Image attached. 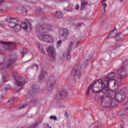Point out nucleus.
Here are the masks:
<instances>
[{
	"label": "nucleus",
	"mask_w": 128,
	"mask_h": 128,
	"mask_svg": "<svg viewBox=\"0 0 128 128\" xmlns=\"http://www.w3.org/2000/svg\"><path fill=\"white\" fill-rule=\"evenodd\" d=\"M128 66V60H126L123 63V66L122 68H125L126 70V67Z\"/></svg>",
	"instance_id": "72a5a7b5"
},
{
	"label": "nucleus",
	"mask_w": 128,
	"mask_h": 128,
	"mask_svg": "<svg viewBox=\"0 0 128 128\" xmlns=\"http://www.w3.org/2000/svg\"><path fill=\"white\" fill-rule=\"evenodd\" d=\"M54 16L56 18H62V16H64V14L60 12H56L54 14Z\"/></svg>",
	"instance_id": "5701e85b"
},
{
	"label": "nucleus",
	"mask_w": 128,
	"mask_h": 128,
	"mask_svg": "<svg viewBox=\"0 0 128 128\" xmlns=\"http://www.w3.org/2000/svg\"><path fill=\"white\" fill-rule=\"evenodd\" d=\"M106 0H102V4L103 2H106Z\"/></svg>",
	"instance_id": "3c124183"
},
{
	"label": "nucleus",
	"mask_w": 128,
	"mask_h": 128,
	"mask_svg": "<svg viewBox=\"0 0 128 128\" xmlns=\"http://www.w3.org/2000/svg\"><path fill=\"white\" fill-rule=\"evenodd\" d=\"M124 108L128 110V102H126L124 105H123Z\"/></svg>",
	"instance_id": "e433bc0d"
},
{
	"label": "nucleus",
	"mask_w": 128,
	"mask_h": 128,
	"mask_svg": "<svg viewBox=\"0 0 128 128\" xmlns=\"http://www.w3.org/2000/svg\"><path fill=\"white\" fill-rule=\"evenodd\" d=\"M113 86H112V90L109 88L110 90L107 92L108 94L106 96H128V93H124L122 90H120L118 92H116V90H118V83L114 82Z\"/></svg>",
	"instance_id": "f03ea898"
},
{
	"label": "nucleus",
	"mask_w": 128,
	"mask_h": 128,
	"mask_svg": "<svg viewBox=\"0 0 128 128\" xmlns=\"http://www.w3.org/2000/svg\"><path fill=\"white\" fill-rule=\"evenodd\" d=\"M102 97H100V96H95L94 98V100H96V102H100H100H102Z\"/></svg>",
	"instance_id": "2f4dec72"
},
{
	"label": "nucleus",
	"mask_w": 128,
	"mask_h": 128,
	"mask_svg": "<svg viewBox=\"0 0 128 128\" xmlns=\"http://www.w3.org/2000/svg\"><path fill=\"white\" fill-rule=\"evenodd\" d=\"M38 123H36L34 124H31L30 127H26V126H24L23 127H21L20 128H34V126H38Z\"/></svg>",
	"instance_id": "473e14b6"
},
{
	"label": "nucleus",
	"mask_w": 128,
	"mask_h": 128,
	"mask_svg": "<svg viewBox=\"0 0 128 128\" xmlns=\"http://www.w3.org/2000/svg\"><path fill=\"white\" fill-rule=\"evenodd\" d=\"M36 46L39 50H40L44 48V46H42V44H40V43H37L36 44Z\"/></svg>",
	"instance_id": "f704fd0d"
},
{
	"label": "nucleus",
	"mask_w": 128,
	"mask_h": 128,
	"mask_svg": "<svg viewBox=\"0 0 128 128\" xmlns=\"http://www.w3.org/2000/svg\"><path fill=\"white\" fill-rule=\"evenodd\" d=\"M13 28L14 32H18L20 31V26L17 24Z\"/></svg>",
	"instance_id": "393cba45"
},
{
	"label": "nucleus",
	"mask_w": 128,
	"mask_h": 128,
	"mask_svg": "<svg viewBox=\"0 0 128 128\" xmlns=\"http://www.w3.org/2000/svg\"><path fill=\"white\" fill-rule=\"evenodd\" d=\"M116 32H117L116 30H113L106 37V38H116V34H117Z\"/></svg>",
	"instance_id": "aec40b11"
},
{
	"label": "nucleus",
	"mask_w": 128,
	"mask_h": 128,
	"mask_svg": "<svg viewBox=\"0 0 128 128\" xmlns=\"http://www.w3.org/2000/svg\"><path fill=\"white\" fill-rule=\"evenodd\" d=\"M70 35V32L66 28L60 30L59 32V38H62L63 40H66V38Z\"/></svg>",
	"instance_id": "9d476101"
},
{
	"label": "nucleus",
	"mask_w": 128,
	"mask_h": 128,
	"mask_svg": "<svg viewBox=\"0 0 128 128\" xmlns=\"http://www.w3.org/2000/svg\"><path fill=\"white\" fill-rule=\"evenodd\" d=\"M50 120H58V118L56 116L52 115L50 117Z\"/></svg>",
	"instance_id": "c9c22d12"
},
{
	"label": "nucleus",
	"mask_w": 128,
	"mask_h": 128,
	"mask_svg": "<svg viewBox=\"0 0 128 128\" xmlns=\"http://www.w3.org/2000/svg\"><path fill=\"white\" fill-rule=\"evenodd\" d=\"M121 128H122V126H121Z\"/></svg>",
	"instance_id": "bf43d9fd"
},
{
	"label": "nucleus",
	"mask_w": 128,
	"mask_h": 128,
	"mask_svg": "<svg viewBox=\"0 0 128 128\" xmlns=\"http://www.w3.org/2000/svg\"><path fill=\"white\" fill-rule=\"evenodd\" d=\"M16 22H18L17 18L10 17L9 18V21H8V26L11 28H14L17 24H16Z\"/></svg>",
	"instance_id": "2eb2a0df"
},
{
	"label": "nucleus",
	"mask_w": 128,
	"mask_h": 128,
	"mask_svg": "<svg viewBox=\"0 0 128 128\" xmlns=\"http://www.w3.org/2000/svg\"><path fill=\"white\" fill-rule=\"evenodd\" d=\"M66 12H72V4H69V6L66 8Z\"/></svg>",
	"instance_id": "c756f323"
},
{
	"label": "nucleus",
	"mask_w": 128,
	"mask_h": 128,
	"mask_svg": "<svg viewBox=\"0 0 128 128\" xmlns=\"http://www.w3.org/2000/svg\"><path fill=\"white\" fill-rule=\"evenodd\" d=\"M114 72H110L109 73L104 79L102 80L104 83H102L103 86H106L108 88L110 89V84H112V80H114Z\"/></svg>",
	"instance_id": "423d86ee"
},
{
	"label": "nucleus",
	"mask_w": 128,
	"mask_h": 128,
	"mask_svg": "<svg viewBox=\"0 0 128 128\" xmlns=\"http://www.w3.org/2000/svg\"><path fill=\"white\" fill-rule=\"evenodd\" d=\"M22 12L23 14H28V10L26 8H23L22 9Z\"/></svg>",
	"instance_id": "4c0bfd02"
},
{
	"label": "nucleus",
	"mask_w": 128,
	"mask_h": 128,
	"mask_svg": "<svg viewBox=\"0 0 128 128\" xmlns=\"http://www.w3.org/2000/svg\"><path fill=\"white\" fill-rule=\"evenodd\" d=\"M52 30V26L50 24H43L42 25H36V32L40 34H48Z\"/></svg>",
	"instance_id": "20e7f679"
},
{
	"label": "nucleus",
	"mask_w": 128,
	"mask_h": 128,
	"mask_svg": "<svg viewBox=\"0 0 128 128\" xmlns=\"http://www.w3.org/2000/svg\"><path fill=\"white\" fill-rule=\"evenodd\" d=\"M16 62V59L14 58H10L8 61L7 64H6V68H7L8 70H12V67L14 66L13 64H14Z\"/></svg>",
	"instance_id": "dca6fc26"
},
{
	"label": "nucleus",
	"mask_w": 128,
	"mask_h": 128,
	"mask_svg": "<svg viewBox=\"0 0 128 128\" xmlns=\"http://www.w3.org/2000/svg\"><path fill=\"white\" fill-rule=\"evenodd\" d=\"M0 44H4V48L5 50H6L10 51L16 48V44L14 43L0 42Z\"/></svg>",
	"instance_id": "9b49d317"
},
{
	"label": "nucleus",
	"mask_w": 128,
	"mask_h": 128,
	"mask_svg": "<svg viewBox=\"0 0 128 128\" xmlns=\"http://www.w3.org/2000/svg\"><path fill=\"white\" fill-rule=\"evenodd\" d=\"M80 8V6L78 4H76V10H78Z\"/></svg>",
	"instance_id": "de8ad7c7"
},
{
	"label": "nucleus",
	"mask_w": 128,
	"mask_h": 128,
	"mask_svg": "<svg viewBox=\"0 0 128 128\" xmlns=\"http://www.w3.org/2000/svg\"><path fill=\"white\" fill-rule=\"evenodd\" d=\"M120 46H120V44H115L114 46L110 47V48L111 50H116L118 48H120Z\"/></svg>",
	"instance_id": "cd10ccee"
},
{
	"label": "nucleus",
	"mask_w": 128,
	"mask_h": 128,
	"mask_svg": "<svg viewBox=\"0 0 128 128\" xmlns=\"http://www.w3.org/2000/svg\"><path fill=\"white\" fill-rule=\"evenodd\" d=\"M56 77L54 76H50L46 84V90L48 92H52L54 88V86H56Z\"/></svg>",
	"instance_id": "39448f33"
},
{
	"label": "nucleus",
	"mask_w": 128,
	"mask_h": 128,
	"mask_svg": "<svg viewBox=\"0 0 128 128\" xmlns=\"http://www.w3.org/2000/svg\"><path fill=\"white\" fill-rule=\"evenodd\" d=\"M48 54H49L52 56V58H54V57L56 56V50L52 47H49L48 48Z\"/></svg>",
	"instance_id": "6ab92c4d"
},
{
	"label": "nucleus",
	"mask_w": 128,
	"mask_h": 128,
	"mask_svg": "<svg viewBox=\"0 0 128 128\" xmlns=\"http://www.w3.org/2000/svg\"><path fill=\"white\" fill-rule=\"evenodd\" d=\"M58 98V96H57V97H56V98Z\"/></svg>",
	"instance_id": "6e6d98bb"
},
{
	"label": "nucleus",
	"mask_w": 128,
	"mask_h": 128,
	"mask_svg": "<svg viewBox=\"0 0 128 128\" xmlns=\"http://www.w3.org/2000/svg\"><path fill=\"white\" fill-rule=\"evenodd\" d=\"M66 0H60V2H66Z\"/></svg>",
	"instance_id": "5fc2aeb1"
},
{
	"label": "nucleus",
	"mask_w": 128,
	"mask_h": 128,
	"mask_svg": "<svg viewBox=\"0 0 128 128\" xmlns=\"http://www.w3.org/2000/svg\"><path fill=\"white\" fill-rule=\"evenodd\" d=\"M36 100L34 99L32 101H31V104H36Z\"/></svg>",
	"instance_id": "37998d69"
},
{
	"label": "nucleus",
	"mask_w": 128,
	"mask_h": 128,
	"mask_svg": "<svg viewBox=\"0 0 128 128\" xmlns=\"http://www.w3.org/2000/svg\"><path fill=\"white\" fill-rule=\"evenodd\" d=\"M78 42H77V44H76V48H78Z\"/></svg>",
	"instance_id": "603ef678"
},
{
	"label": "nucleus",
	"mask_w": 128,
	"mask_h": 128,
	"mask_svg": "<svg viewBox=\"0 0 128 128\" xmlns=\"http://www.w3.org/2000/svg\"><path fill=\"white\" fill-rule=\"evenodd\" d=\"M18 102V98L12 97L10 99L8 100V102Z\"/></svg>",
	"instance_id": "a878e982"
},
{
	"label": "nucleus",
	"mask_w": 128,
	"mask_h": 128,
	"mask_svg": "<svg viewBox=\"0 0 128 128\" xmlns=\"http://www.w3.org/2000/svg\"><path fill=\"white\" fill-rule=\"evenodd\" d=\"M38 38L40 40L46 42H52V38L48 35H40Z\"/></svg>",
	"instance_id": "4468645a"
},
{
	"label": "nucleus",
	"mask_w": 128,
	"mask_h": 128,
	"mask_svg": "<svg viewBox=\"0 0 128 128\" xmlns=\"http://www.w3.org/2000/svg\"><path fill=\"white\" fill-rule=\"evenodd\" d=\"M98 128V127H97V126H96V127H95V128Z\"/></svg>",
	"instance_id": "052dcab7"
},
{
	"label": "nucleus",
	"mask_w": 128,
	"mask_h": 128,
	"mask_svg": "<svg viewBox=\"0 0 128 128\" xmlns=\"http://www.w3.org/2000/svg\"><path fill=\"white\" fill-rule=\"evenodd\" d=\"M68 96V92L64 90H60L58 91L56 94V96Z\"/></svg>",
	"instance_id": "a211bd4d"
},
{
	"label": "nucleus",
	"mask_w": 128,
	"mask_h": 128,
	"mask_svg": "<svg viewBox=\"0 0 128 128\" xmlns=\"http://www.w3.org/2000/svg\"><path fill=\"white\" fill-rule=\"evenodd\" d=\"M32 90H28V91L27 96H34L36 94H38V92L40 90V86L34 84L32 86Z\"/></svg>",
	"instance_id": "6e6552de"
},
{
	"label": "nucleus",
	"mask_w": 128,
	"mask_h": 128,
	"mask_svg": "<svg viewBox=\"0 0 128 128\" xmlns=\"http://www.w3.org/2000/svg\"><path fill=\"white\" fill-rule=\"evenodd\" d=\"M102 84H104L102 80H97L95 81L92 84H90V87L87 90L86 94H90V90L94 94H99L100 96H104L108 94V88L106 85L105 84V86H102Z\"/></svg>",
	"instance_id": "f257e3e1"
},
{
	"label": "nucleus",
	"mask_w": 128,
	"mask_h": 128,
	"mask_svg": "<svg viewBox=\"0 0 128 128\" xmlns=\"http://www.w3.org/2000/svg\"><path fill=\"white\" fill-rule=\"evenodd\" d=\"M6 2V0H0V6H2V4Z\"/></svg>",
	"instance_id": "c03bdc74"
},
{
	"label": "nucleus",
	"mask_w": 128,
	"mask_h": 128,
	"mask_svg": "<svg viewBox=\"0 0 128 128\" xmlns=\"http://www.w3.org/2000/svg\"><path fill=\"white\" fill-rule=\"evenodd\" d=\"M28 49L26 48H24L22 50V52H21L22 58H24V56L25 54H28Z\"/></svg>",
	"instance_id": "c85d7f7f"
},
{
	"label": "nucleus",
	"mask_w": 128,
	"mask_h": 128,
	"mask_svg": "<svg viewBox=\"0 0 128 128\" xmlns=\"http://www.w3.org/2000/svg\"><path fill=\"white\" fill-rule=\"evenodd\" d=\"M82 24H82V23H79L78 25L77 26H81Z\"/></svg>",
	"instance_id": "09e8293b"
},
{
	"label": "nucleus",
	"mask_w": 128,
	"mask_h": 128,
	"mask_svg": "<svg viewBox=\"0 0 128 128\" xmlns=\"http://www.w3.org/2000/svg\"><path fill=\"white\" fill-rule=\"evenodd\" d=\"M120 122H122V121H120Z\"/></svg>",
	"instance_id": "680f3d73"
},
{
	"label": "nucleus",
	"mask_w": 128,
	"mask_h": 128,
	"mask_svg": "<svg viewBox=\"0 0 128 128\" xmlns=\"http://www.w3.org/2000/svg\"><path fill=\"white\" fill-rule=\"evenodd\" d=\"M102 6H103V7H104V10L105 11V12H106V6H107L106 4V3H104Z\"/></svg>",
	"instance_id": "79ce46f5"
},
{
	"label": "nucleus",
	"mask_w": 128,
	"mask_h": 128,
	"mask_svg": "<svg viewBox=\"0 0 128 128\" xmlns=\"http://www.w3.org/2000/svg\"><path fill=\"white\" fill-rule=\"evenodd\" d=\"M32 68H34L36 70H38V64H36L33 65L32 66Z\"/></svg>",
	"instance_id": "58836bf2"
},
{
	"label": "nucleus",
	"mask_w": 128,
	"mask_h": 128,
	"mask_svg": "<svg viewBox=\"0 0 128 128\" xmlns=\"http://www.w3.org/2000/svg\"><path fill=\"white\" fill-rule=\"evenodd\" d=\"M27 106H28V104L24 103L21 105H19L18 106H17L16 109L17 110H22V108H26Z\"/></svg>",
	"instance_id": "bb28decb"
},
{
	"label": "nucleus",
	"mask_w": 128,
	"mask_h": 128,
	"mask_svg": "<svg viewBox=\"0 0 128 128\" xmlns=\"http://www.w3.org/2000/svg\"><path fill=\"white\" fill-rule=\"evenodd\" d=\"M82 4L80 6L81 10H82V8H86V6L88 4V1L86 0L81 1Z\"/></svg>",
	"instance_id": "b1692460"
},
{
	"label": "nucleus",
	"mask_w": 128,
	"mask_h": 128,
	"mask_svg": "<svg viewBox=\"0 0 128 128\" xmlns=\"http://www.w3.org/2000/svg\"><path fill=\"white\" fill-rule=\"evenodd\" d=\"M46 74H48V71L46 70L44 71V70H42L38 80L39 82H44V75Z\"/></svg>",
	"instance_id": "f3484780"
},
{
	"label": "nucleus",
	"mask_w": 128,
	"mask_h": 128,
	"mask_svg": "<svg viewBox=\"0 0 128 128\" xmlns=\"http://www.w3.org/2000/svg\"><path fill=\"white\" fill-rule=\"evenodd\" d=\"M87 62H88V60H87Z\"/></svg>",
	"instance_id": "4d7b16f0"
},
{
	"label": "nucleus",
	"mask_w": 128,
	"mask_h": 128,
	"mask_svg": "<svg viewBox=\"0 0 128 128\" xmlns=\"http://www.w3.org/2000/svg\"><path fill=\"white\" fill-rule=\"evenodd\" d=\"M43 126L44 128H50V125L46 123L43 124Z\"/></svg>",
	"instance_id": "ea45409f"
},
{
	"label": "nucleus",
	"mask_w": 128,
	"mask_h": 128,
	"mask_svg": "<svg viewBox=\"0 0 128 128\" xmlns=\"http://www.w3.org/2000/svg\"><path fill=\"white\" fill-rule=\"evenodd\" d=\"M26 84V81L23 77L19 76L15 78L16 86H20L19 90H17L18 92L22 90V86H24Z\"/></svg>",
	"instance_id": "0eeeda50"
},
{
	"label": "nucleus",
	"mask_w": 128,
	"mask_h": 128,
	"mask_svg": "<svg viewBox=\"0 0 128 128\" xmlns=\"http://www.w3.org/2000/svg\"><path fill=\"white\" fill-rule=\"evenodd\" d=\"M126 68L122 67L118 69L117 71V74L118 78L122 79L124 78L126 76Z\"/></svg>",
	"instance_id": "f8f14e48"
},
{
	"label": "nucleus",
	"mask_w": 128,
	"mask_h": 128,
	"mask_svg": "<svg viewBox=\"0 0 128 128\" xmlns=\"http://www.w3.org/2000/svg\"><path fill=\"white\" fill-rule=\"evenodd\" d=\"M40 50L42 54H46V51L44 50V47L42 48H41V49H40Z\"/></svg>",
	"instance_id": "a19ab883"
},
{
	"label": "nucleus",
	"mask_w": 128,
	"mask_h": 128,
	"mask_svg": "<svg viewBox=\"0 0 128 128\" xmlns=\"http://www.w3.org/2000/svg\"><path fill=\"white\" fill-rule=\"evenodd\" d=\"M124 2V0H120V2L122 3Z\"/></svg>",
	"instance_id": "864d4df0"
},
{
	"label": "nucleus",
	"mask_w": 128,
	"mask_h": 128,
	"mask_svg": "<svg viewBox=\"0 0 128 128\" xmlns=\"http://www.w3.org/2000/svg\"><path fill=\"white\" fill-rule=\"evenodd\" d=\"M122 32H119L118 33H116V37H115V40L117 42H122L124 41V38L122 37Z\"/></svg>",
	"instance_id": "412c9836"
},
{
	"label": "nucleus",
	"mask_w": 128,
	"mask_h": 128,
	"mask_svg": "<svg viewBox=\"0 0 128 128\" xmlns=\"http://www.w3.org/2000/svg\"><path fill=\"white\" fill-rule=\"evenodd\" d=\"M62 40H58V46H60V44H62Z\"/></svg>",
	"instance_id": "a18cd8bd"
},
{
	"label": "nucleus",
	"mask_w": 128,
	"mask_h": 128,
	"mask_svg": "<svg viewBox=\"0 0 128 128\" xmlns=\"http://www.w3.org/2000/svg\"><path fill=\"white\" fill-rule=\"evenodd\" d=\"M64 116L66 118H68V112H66L64 114Z\"/></svg>",
	"instance_id": "49530a36"
},
{
	"label": "nucleus",
	"mask_w": 128,
	"mask_h": 128,
	"mask_svg": "<svg viewBox=\"0 0 128 128\" xmlns=\"http://www.w3.org/2000/svg\"><path fill=\"white\" fill-rule=\"evenodd\" d=\"M20 28H23L24 30H26L28 27V24L26 23H22L20 26Z\"/></svg>",
	"instance_id": "7c9ffc66"
},
{
	"label": "nucleus",
	"mask_w": 128,
	"mask_h": 128,
	"mask_svg": "<svg viewBox=\"0 0 128 128\" xmlns=\"http://www.w3.org/2000/svg\"><path fill=\"white\" fill-rule=\"evenodd\" d=\"M102 104L104 108H114L118 106V102L112 96H103Z\"/></svg>",
	"instance_id": "7ed1b4c3"
},
{
	"label": "nucleus",
	"mask_w": 128,
	"mask_h": 128,
	"mask_svg": "<svg viewBox=\"0 0 128 128\" xmlns=\"http://www.w3.org/2000/svg\"><path fill=\"white\" fill-rule=\"evenodd\" d=\"M73 46H74V42L72 41L70 42L69 44L67 52L64 53V56H66V58L67 60H70V58H72L70 52H72Z\"/></svg>",
	"instance_id": "ddd939ff"
},
{
	"label": "nucleus",
	"mask_w": 128,
	"mask_h": 128,
	"mask_svg": "<svg viewBox=\"0 0 128 128\" xmlns=\"http://www.w3.org/2000/svg\"><path fill=\"white\" fill-rule=\"evenodd\" d=\"M82 74V66L78 65H76L74 66L73 70L71 72L72 76L76 78V76H80Z\"/></svg>",
	"instance_id": "1a4fd4ad"
},
{
	"label": "nucleus",
	"mask_w": 128,
	"mask_h": 128,
	"mask_svg": "<svg viewBox=\"0 0 128 128\" xmlns=\"http://www.w3.org/2000/svg\"><path fill=\"white\" fill-rule=\"evenodd\" d=\"M120 116H124V114H120Z\"/></svg>",
	"instance_id": "8fccbe9b"
},
{
	"label": "nucleus",
	"mask_w": 128,
	"mask_h": 128,
	"mask_svg": "<svg viewBox=\"0 0 128 128\" xmlns=\"http://www.w3.org/2000/svg\"><path fill=\"white\" fill-rule=\"evenodd\" d=\"M114 100H115V102H124L126 98V96H114Z\"/></svg>",
	"instance_id": "4be33fe9"
},
{
	"label": "nucleus",
	"mask_w": 128,
	"mask_h": 128,
	"mask_svg": "<svg viewBox=\"0 0 128 128\" xmlns=\"http://www.w3.org/2000/svg\"><path fill=\"white\" fill-rule=\"evenodd\" d=\"M49 128H52L51 126H50Z\"/></svg>",
	"instance_id": "13d9d810"
}]
</instances>
